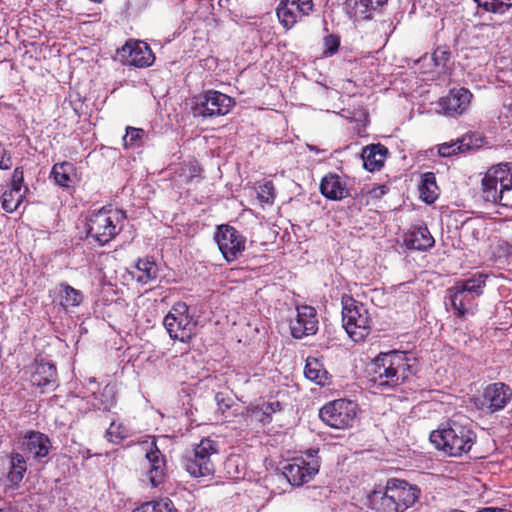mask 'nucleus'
I'll list each match as a JSON object with an SVG mask.
<instances>
[{
	"label": "nucleus",
	"instance_id": "a18cd8bd",
	"mask_svg": "<svg viewBox=\"0 0 512 512\" xmlns=\"http://www.w3.org/2000/svg\"><path fill=\"white\" fill-rule=\"evenodd\" d=\"M12 166V153L0 142V170H10Z\"/></svg>",
	"mask_w": 512,
	"mask_h": 512
},
{
	"label": "nucleus",
	"instance_id": "4468645a",
	"mask_svg": "<svg viewBox=\"0 0 512 512\" xmlns=\"http://www.w3.org/2000/svg\"><path fill=\"white\" fill-rule=\"evenodd\" d=\"M145 450L146 463L144 464L146 477L152 487L162 484L166 477L167 465L162 452L154 439L141 444Z\"/></svg>",
	"mask_w": 512,
	"mask_h": 512
},
{
	"label": "nucleus",
	"instance_id": "c85d7f7f",
	"mask_svg": "<svg viewBox=\"0 0 512 512\" xmlns=\"http://www.w3.org/2000/svg\"><path fill=\"white\" fill-rule=\"evenodd\" d=\"M418 190L420 199L427 204H432L438 199L439 188L434 173L427 172L421 176Z\"/></svg>",
	"mask_w": 512,
	"mask_h": 512
},
{
	"label": "nucleus",
	"instance_id": "5701e85b",
	"mask_svg": "<svg viewBox=\"0 0 512 512\" xmlns=\"http://www.w3.org/2000/svg\"><path fill=\"white\" fill-rule=\"evenodd\" d=\"M408 249L425 251L434 246L435 240L426 226L414 227L404 236Z\"/></svg>",
	"mask_w": 512,
	"mask_h": 512
},
{
	"label": "nucleus",
	"instance_id": "a211bd4d",
	"mask_svg": "<svg viewBox=\"0 0 512 512\" xmlns=\"http://www.w3.org/2000/svg\"><path fill=\"white\" fill-rule=\"evenodd\" d=\"M318 318L316 309L312 306L297 307V315L290 322L291 334L296 339L316 334L318 331Z\"/></svg>",
	"mask_w": 512,
	"mask_h": 512
},
{
	"label": "nucleus",
	"instance_id": "8fccbe9b",
	"mask_svg": "<svg viewBox=\"0 0 512 512\" xmlns=\"http://www.w3.org/2000/svg\"><path fill=\"white\" fill-rule=\"evenodd\" d=\"M476 512H512V511L509 510V509H506L504 507H493V506H490V507L480 508Z\"/></svg>",
	"mask_w": 512,
	"mask_h": 512
},
{
	"label": "nucleus",
	"instance_id": "f704fd0d",
	"mask_svg": "<svg viewBox=\"0 0 512 512\" xmlns=\"http://www.w3.org/2000/svg\"><path fill=\"white\" fill-rule=\"evenodd\" d=\"M487 275L483 273H475L470 278L457 281L455 286L464 289L467 292L480 296L486 284Z\"/></svg>",
	"mask_w": 512,
	"mask_h": 512
},
{
	"label": "nucleus",
	"instance_id": "f257e3e1",
	"mask_svg": "<svg viewBox=\"0 0 512 512\" xmlns=\"http://www.w3.org/2000/svg\"><path fill=\"white\" fill-rule=\"evenodd\" d=\"M411 360L403 351L380 353L368 368L369 379L379 387H397L413 375Z\"/></svg>",
	"mask_w": 512,
	"mask_h": 512
},
{
	"label": "nucleus",
	"instance_id": "0eeeda50",
	"mask_svg": "<svg viewBox=\"0 0 512 512\" xmlns=\"http://www.w3.org/2000/svg\"><path fill=\"white\" fill-rule=\"evenodd\" d=\"M219 454L217 441L207 437L194 446L191 456L186 458L187 472L195 478L212 477L215 473V458Z\"/></svg>",
	"mask_w": 512,
	"mask_h": 512
},
{
	"label": "nucleus",
	"instance_id": "39448f33",
	"mask_svg": "<svg viewBox=\"0 0 512 512\" xmlns=\"http://www.w3.org/2000/svg\"><path fill=\"white\" fill-rule=\"evenodd\" d=\"M342 321L347 334L355 342L363 340L371 331L372 318L365 304L351 297L342 299Z\"/></svg>",
	"mask_w": 512,
	"mask_h": 512
},
{
	"label": "nucleus",
	"instance_id": "09e8293b",
	"mask_svg": "<svg viewBox=\"0 0 512 512\" xmlns=\"http://www.w3.org/2000/svg\"><path fill=\"white\" fill-rule=\"evenodd\" d=\"M499 250L504 253L506 257H512V239L510 241H503L499 244Z\"/></svg>",
	"mask_w": 512,
	"mask_h": 512
},
{
	"label": "nucleus",
	"instance_id": "cd10ccee",
	"mask_svg": "<svg viewBox=\"0 0 512 512\" xmlns=\"http://www.w3.org/2000/svg\"><path fill=\"white\" fill-rule=\"evenodd\" d=\"M133 277L138 283L147 284L158 277L159 269L155 261L149 258L139 259Z\"/></svg>",
	"mask_w": 512,
	"mask_h": 512
},
{
	"label": "nucleus",
	"instance_id": "c9c22d12",
	"mask_svg": "<svg viewBox=\"0 0 512 512\" xmlns=\"http://www.w3.org/2000/svg\"><path fill=\"white\" fill-rule=\"evenodd\" d=\"M133 512H177L173 502L169 498L144 503Z\"/></svg>",
	"mask_w": 512,
	"mask_h": 512
},
{
	"label": "nucleus",
	"instance_id": "e433bc0d",
	"mask_svg": "<svg viewBox=\"0 0 512 512\" xmlns=\"http://www.w3.org/2000/svg\"><path fill=\"white\" fill-rule=\"evenodd\" d=\"M129 434V429L123 423L112 421L109 428L106 430L105 437L109 442L119 444L126 439Z\"/></svg>",
	"mask_w": 512,
	"mask_h": 512
},
{
	"label": "nucleus",
	"instance_id": "7ed1b4c3",
	"mask_svg": "<svg viewBox=\"0 0 512 512\" xmlns=\"http://www.w3.org/2000/svg\"><path fill=\"white\" fill-rule=\"evenodd\" d=\"M419 489L400 479H390L385 491H374L369 501L377 512H405L412 507L419 498Z\"/></svg>",
	"mask_w": 512,
	"mask_h": 512
},
{
	"label": "nucleus",
	"instance_id": "473e14b6",
	"mask_svg": "<svg viewBox=\"0 0 512 512\" xmlns=\"http://www.w3.org/2000/svg\"><path fill=\"white\" fill-rule=\"evenodd\" d=\"M73 165L68 162L55 164L51 171L55 183L61 187L69 188L73 184Z\"/></svg>",
	"mask_w": 512,
	"mask_h": 512
},
{
	"label": "nucleus",
	"instance_id": "20e7f679",
	"mask_svg": "<svg viewBox=\"0 0 512 512\" xmlns=\"http://www.w3.org/2000/svg\"><path fill=\"white\" fill-rule=\"evenodd\" d=\"M124 217L122 211L106 207L93 212L87 223V238L100 246L107 244L121 231Z\"/></svg>",
	"mask_w": 512,
	"mask_h": 512
},
{
	"label": "nucleus",
	"instance_id": "a878e982",
	"mask_svg": "<svg viewBox=\"0 0 512 512\" xmlns=\"http://www.w3.org/2000/svg\"><path fill=\"white\" fill-rule=\"evenodd\" d=\"M8 472L7 480L13 487H19L27 471V461L24 455L18 451H12L7 455Z\"/></svg>",
	"mask_w": 512,
	"mask_h": 512
},
{
	"label": "nucleus",
	"instance_id": "412c9836",
	"mask_svg": "<svg viewBox=\"0 0 512 512\" xmlns=\"http://www.w3.org/2000/svg\"><path fill=\"white\" fill-rule=\"evenodd\" d=\"M320 191L330 200H342L349 195L346 182L337 174L329 173L320 183Z\"/></svg>",
	"mask_w": 512,
	"mask_h": 512
},
{
	"label": "nucleus",
	"instance_id": "72a5a7b5",
	"mask_svg": "<svg viewBox=\"0 0 512 512\" xmlns=\"http://www.w3.org/2000/svg\"><path fill=\"white\" fill-rule=\"evenodd\" d=\"M26 192H28V187H24V191H19L17 189H9L5 191L1 197V207L7 213H13L18 209L20 204L22 203Z\"/></svg>",
	"mask_w": 512,
	"mask_h": 512
},
{
	"label": "nucleus",
	"instance_id": "864d4df0",
	"mask_svg": "<svg viewBox=\"0 0 512 512\" xmlns=\"http://www.w3.org/2000/svg\"><path fill=\"white\" fill-rule=\"evenodd\" d=\"M89 383H90V384H92V385H95V384H96V381H95V379H90V380H89Z\"/></svg>",
	"mask_w": 512,
	"mask_h": 512
},
{
	"label": "nucleus",
	"instance_id": "2eb2a0df",
	"mask_svg": "<svg viewBox=\"0 0 512 512\" xmlns=\"http://www.w3.org/2000/svg\"><path fill=\"white\" fill-rule=\"evenodd\" d=\"M121 62L138 68L151 66L155 56L147 43L139 40H129L117 51Z\"/></svg>",
	"mask_w": 512,
	"mask_h": 512
},
{
	"label": "nucleus",
	"instance_id": "5fc2aeb1",
	"mask_svg": "<svg viewBox=\"0 0 512 512\" xmlns=\"http://www.w3.org/2000/svg\"><path fill=\"white\" fill-rule=\"evenodd\" d=\"M509 110L512 113V103L509 105Z\"/></svg>",
	"mask_w": 512,
	"mask_h": 512
},
{
	"label": "nucleus",
	"instance_id": "de8ad7c7",
	"mask_svg": "<svg viewBox=\"0 0 512 512\" xmlns=\"http://www.w3.org/2000/svg\"><path fill=\"white\" fill-rule=\"evenodd\" d=\"M388 190H389V188L386 185H378V186L371 188L368 191V195L370 198L379 199L382 196H384L385 194H387Z\"/></svg>",
	"mask_w": 512,
	"mask_h": 512
},
{
	"label": "nucleus",
	"instance_id": "aec40b11",
	"mask_svg": "<svg viewBox=\"0 0 512 512\" xmlns=\"http://www.w3.org/2000/svg\"><path fill=\"white\" fill-rule=\"evenodd\" d=\"M30 382L40 388L54 389L57 386L55 365L43 359H36L31 365Z\"/></svg>",
	"mask_w": 512,
	"mask_h": 512
},
{
	"label": "nucleus",
	"instance_id": "ea45409f",
	"mask_svg": "<svg viewBox=\"0 0 512 512\" xmlns=\"http://www.w3.org/2000/svg\"><path fill=\"white\" fill-rule=\"evenodd\" d=\"M179 177L184 183L192 182L201 177V169L195 162L184 163L180 167Z\"/></svg>",
	"mask_w": 512,
	"mask_h": 512
},
{
	"label": "nucleus",
	"instance_id": "423d86ee",
	"mask_svg": "<svg viewBox=\"0 0 512 512\" xmlns=\"http://www.w3.org/2000/svg\"><path fill=\"white\" fill-rule=\"evenodd\" d=\"M512 189V170L508 163H499L490 167L481 181V196L492 204H501L505 191Z\"/></svg>",
	"mask_w": 512,
	"mask_h": 512
},
{
	"label": "nucleus",
	"instance_id": "dca6fc26",
	"mask_svg": "<svg viewBox=\"0 0 512 512\" xmlns=\"http://www.w3.org/2000/svg\"><path fill=\"white\" fill-rule=\"evenodd\" d=\"M313 0H281L276 13L285 29H291L313 10Z\"/></svg>",
	"mask_w": 512,
	"mask_h": 512
},
{
	"label": "nucleus",
	"instance_id": "c03bdc74",
	"mask_svg": "<svg viewBox=\"0 0 512 512\" xmlns=\"http://www.w3.org/2000/svg\"><path fill=\"white\" fill-rule=\"evenodd\" d=\"M450 51L446 47H438L432 54V59L437 67L445 66L450 59Z\"/></svg>",
	"mask_w": 512,
	"mask_h": 512
},
{
	"label": "nucleus",
	"instance_id": "9d476101",
	"mask_svg": "<svg viewBox=\"0 0 512 512\" xmlns=\"http://www.w3.org/2000/svg\"><path fill=\"white\" fill-rule=\"evenodd\" d=\"M316 453L317 451L310 450L305 457H296L283 467V475L291 485L302 486L318 473L320 463Z\"/></svg>",
	"mask_w": 512,
	"mask_h": 512
},
{
	"label": "nucleus",
	"instance_id": "3c124183",
	"mask_svg": "<svg viewBox=\"0 0 512 512\" xmlns=\"http://www.w3.org/2000/svg\"><path fill=\"white\" fill-rule=\"evenodd\" d=\"M215 399L219 405V409L224 411L225 409H228L230 407V404L224 403V399L222 398L221 394H216Z\"/></svg>",
	"mask_w": 512,
	"mask_h": 512
},
{
	"label": "nucleus",
	"instance_id": "2f4dec72",
	"mask_svg": "<svg viewBox=\"0 0 512 512\" xmlns=\"http://www.w3.org/2000/svg\"><path fill=\"white\" fill-rule=\"evenodd\" d=\"M93 407L99 410L109 411L116 405V386L114 384H107L102 391L97 394L93 391Z\"/></svg>",
	"mask_w": 512,
	"mask_h": 512
},
{
	"label": "nucleus",
	"instance_id": "4c0bfd02",
	"mask_svg": "<svg viewBox=\"0 0 512 512\" xmlns=\"http://www.w3.org/2000/svg\"><path fill=\"white\" fill-rule=\"evenodd\" d=\"M477 5L487 12L503 14L512 7V0H474Z\"/></svg>",
	"mask_w": 512,
	"mask_h": 512
},
{
	"label": "nucleus",
	"instance_id": "1a4fd4ad",
	"mask_svg": "<svg viewBox=\"0 0 512 512\" xmlns=\"http://www.w3.org/2000/svg\"><path fill=\"white\" fill-rule=\"evenodd\" d=\"M358 406L347 399H337L326 403L319 411L320 419L335 429H346L356 420Z\"/></svg>",
	"mask_w": 512,
	"mask_h": 512
},
{
	"label": "nucleus",
	"instance_id": "79ce46f5",
	"mask_svg": "<svg viewBox=\"0 0 512 512\" xmlns=\"http://www.w3.org/2000/svg\"><path fill=\"white\" fill-rule=\"evenodd\" d=\"M463 146V142L460 140L450 143H443L439 145L438 153L442 157H450L457 154L458 152L463 151Z\"/></svg>",
	"mask_w": 512,
	"mask_h": 512
},
{
	"label": "nucleus",
	"instance_id": "49530a36",
	"mask_svg": "<svg viewBox=\"0 0 512 512\" xmlns=\"http://www.w3.org/2000/svg\"><path fill=\"white\" fill-rule=\"evenodd\" d=\"M23 182H24L23 168L16 167L12 173L10 189H17L19 191H22Z\"/></svg>",
	"mask_w": 512,
	"mask_h": 512
},
{
	"label": "nucleus",
	"instance_id": "37998d69",
	"mask_svg": "<svg viewBox=\"0 0 512 512\" xmlns=\"http://www.w3.org/2000/svg\"><path fill=\"white\" fill-rule=\"evenodd\" d=\"M340 45V39L334 34H330L324 38V54L332 56L337 52Z\"/></svg>",
	"mask_w": 512,
	"mask_h": 512
},
{
	"label": "nucleus",
	"instance_id": "7c9ffc66",
	"mask_svg": "<svg viewBox=\"0 0 512 512\" xmlns=\"http://www.w3.org/2000/svg\"><path fill=\"white\" fill-rule=\"evenodd\" d=\"M304 374L307 379L319 385H325L328 382V372L318 358L308 357L306 359Z\"/></svg>",
	"mask_w": 512,
	"mask_h": 512
},
{
	"label": "nucleus",
	"instance_id": "58836bf2",
	"mask_svg": "<svg viewBox=\"0 0 512 512\" xmlns=\"http://www.w3.org/2000/svg\"><path fill=\"white\" fill-rule=\"evenodd\" d=\"M146 132L141 128L128 126L126 134L123 137V145L125 148H138L143 144Z\"/></svg>",
	"mask_w": 512,
	"mask_h": 512
},
{
	"label": "nucleus",
	"instance_id": "c756f323",
	"mask_svg": "<svg viewBox=\"0 0 512 512\" xmlns=\"http://www.w3.org/2000/svg\"><path fill=\"white\" fill-rule=\"evenodd\" d=\"M84 295L82 291L75 289L67 283L59 284V303L65 308L78 307L82 304Z\"/></svg>",
	"mask_w": 512,
	"mask_h": 512
},
{
	"label": "nucleus",
	"instance_id": "f8f14e48",
	"mask_svg": "<svg viewBox=\"0 0 512 512\" xmlns=\"http://www.w3.org/2000/svg\"><path fill=\"white\" fill-rule=\"evenodd\" d=\"M234 100L219 91L208 90L204 92L193 107L195 117H218L226 115L234 106Z\"/></svg>",
	"mask_w": 512,
	"mask_h": 512
},
{
	"label": "nucleus",
	"instance_id": "f03ea898",
	"mask_svg": "<svg viewBox=\"0 0 512 512\" xmlns=\"http://www.w3.org/2000/svg\"><path fill=\"white\" fill-rule=\"evenodd\" d=\"M430 442L447 456L461 457L475 444L476 434L468 424L453 419L432 431Z\"/></svg>",
	"mask_w": 512,
	"mask_h": 512
},
{
	"label": "nucleus",
	"instance_id": "b1692460",
	"mask_svg": "<svg viewBox=\"0 0 512 512\" xmlns=\"http://www.w3.org/2000/svg\"><path fill=\"white\" fill-rule=\"evenodd\" d=\"M281 410L282 405L279 401L262 402L247 408L246 419L250 422H258L265 425L272 421L274 413Z\"/></svg>",
	"mask_w": 512,
	"mask_h": 512
},
{
	"label": "nucleus",
	"instance_id": "a19ab883",
	"mask_svg": "<svg viewBox=\"0 0 512 512\" xmlns=\"http://www.w3.org/2000/svg\"><path fill=\"white\" fill-rule=\"evenodd\" d=\"M257 197L260 202L272 204L275 199V187L272 181H265L257 188Z\"/></svg>",
	"mask_w": 512,
	"mask_h": 512
},
{
	"label": "nucleus",
	"instance_id": "bb28decb",
	"mask_svg": "<svg viewBox=\"0 0 512 512\" xmlns=\"http://www.w3.org/2000/svg\"><path fill=\"white\" fill-rule=\"evenodd\" d=\"M387 0H349L348 7L354 20H367L371 12L384 5Z\"/></svg>",
	"mask_w": 512,
	"mask_h": 512
},
{
	"label": "nucleus",
	"instance_id": "6ab92c4d",
	"mask_svg": "<svg viewBox=\"0 0 512 512\" xmlns=\"http://www.w3.org/2000/svg\"><path fill=\"white\" fill-rule=\"evenodd\" d=\"M473 95L466 88H454L439 99L438 105L443 114L451 117L462 115L470 106Z\"/></svg>",
	"mask_w": 512,
	"mask_h": 512
},
{
	"label": "nucleus",
	"instance_id": "ddd939ff",
	"mask_svg": "<svg viewBox=\"0 0 512 512\" xmlns=\"http://www.w3.org/2000/svg\"><path fill=\"white\" fill-rule=\"evenodd\" d=\"M512 397V389L502 383L495 382L487 385L482 394L475 399V405L486 413L503 410Z\"/></svg>",
	"mask_w": 512,
	"mask_h": 512
},
{
	"label": "nucleus",
	"instance_id": "393cba45",
	"mask_svg": "<svg viewBox=\"0 0 512 512\" xmlns=\"http://www.w3.org/2000/svg\"><path fill=\"white\" fill-rule=\"evenodd\" d=\"M448 292L450 294L451 305L459 317H463L473 311L474 299L477 296L455 285L450 288Z\"/></svg>",
	"mask_w": 512,
	"mask_h": 512
},
{
	"label": "nucleus",
	"instance_id": "9b49d317",
	"mask_svg": "<svg viewBox=\"0 0 512 512\" xmlns=\"http://www.w3.org/2000/svg\"><path fill=\"white\" fill-rule=\"evenodd\" d=\"M213 238L223 258L229 263L237 260L245 251V236L229 224L218 225Z\"/></svg>",
	"mask_w": 512,
	"mask_h": 512
},
{
	"label": "nucleus",
	"instance_id": "4be33fe9",
	"mask_svg": "<svg viewBox=\"0 0 512 512\" xmlns=\"http://www.w3.org/2000/svg\"><path fill=\"white\" fill-rule=\"evenodd\" d=\"M388 149L380 144H370L363 148L361 158L363 167L369 172L379 171L385 162Z\"/></svg>",
	"mask_w": 512,
	"mask_h": 512
},
{
	"label": "nucleus",
	"instance_id": "f3484780",
	"mask_svg": "<svg viewBox=\"0 0 512 512\" xmlns=\"http://www.w3.org/2000/svg\"><path fill=\"white\" fill-rule=\"evenodd\" d=\"M18 447L25 455L41 462L50 452L51 441L44 433L31 430L18 438Z\"/></svg>",
	"mask_w": 512,
	"mask_h": 512
},
{
	"label": "nucleus",
	"instance_id": "603ef678",
	"mask_svg": "<svg viewBox=\"0 0 512 512\" xmlns=\"http://www.w3.org/2000/svg\"><path fill=\"white\" fill-rule=\"evenodd\" d=\"M0 512H16L12 509H0Z\"/></svg>",
	"mask_w": 512,
	"mask_h": 512
},
{
	"label": "nucleus",
	"instance_id": "6e6552de",
	"mask_svg": "<svg viewBox=\"0 0 512 512\" xmlns=\"http://www.w3.org/2000/svg\"><path fill=\"white\" fill-rule=\"evenodd\" d=\"M163 325L173 340L189 342L196 334L197 321L185 302L175 303L164 317Z\"/></svg>",
	"mask_w": 512,
	"mask_h": 512
}]
</instances>
